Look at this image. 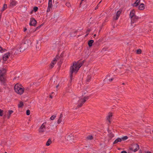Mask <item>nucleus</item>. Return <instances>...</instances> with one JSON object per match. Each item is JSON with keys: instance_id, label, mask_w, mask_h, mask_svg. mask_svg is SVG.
I'll list each match as a JSON object with an SVG mask.
<instances>
[{"instance_id": "6ab92c4d", "label": "nucleus", "mask_w": 153, "mask_h": 153, "mask_svg": "<svg viewBox=\"0 0 153 153\" xmlns=\"http://www.w3.org/2000/svg\"><path fill=\"white\" fill-rule=\"evenodd\" d=\"M121 138H118L116 139L115 140L114 142L113 143V144H116L118 143L119 142H121Z\"/></svg>"}, {"instance_id": "8fccbe9b", "label": "nucleus", "mask_w": 153, "mask_h": 153, "mask_svg": "<svg viewBox=\"0 0 153 153\" xmlns=\"http://www.w3.org/2000/svg\"><path fill=\"white\" fill-rule=\"evenodd\" d=\"M27 30V29L26 28V27H25L24 28V32H25V31H26Z\"/></svg>"}, {"instance_id": "4d7b16f0", "label": "nucleus", "mask_w": 153, "mask_h": 153, "mask_svg": "<svg viewBox=\"0 0 153 153\" xmlns=\"http://www.w3.org/2000/svg\"><path fill=\"white\" fill-rule=\"evenodd\" d=\"M98 8V5H97V6L95 7V9H97Z\"/></svg>"}, {"instance_id": "f03ea898", "label": "nucleus", "mask_w": 153, "mask_h": 153, "mask_svg": "<svg viewBox=\"0 0 153 153\" xmlns=\"http://www.w3.org/2000/svg\"><path fill=\"white\" fill-rule=\"evenodd\" d=\"M84 61H83L82 62L79 63L78 62L76 63V62L74 63L73 65L70 67V76L71 77V80L70 81V83H71L72 80L74 79L73 77V73L76 74L79 68L82 66L84 63Z\"/></svg>"}, {"instance_id": "4468645a", "label": "nucleus", "mask_w": 153, "mask_h": 153, "mask_svg": "<svg viewBox=\"0 0 153 153\" xmlns=\"http://www.w3.org/2000/svg\"><path fill=\"white\" fill-rule=\"evenodd\" d=\"M59 57V56L56 55V58H55L54 60H53V62H52L51 63V65L50 66V68H52L53 67H54V62L55 61H56L57 60V59H56V58L57 59H58V57Z\"/></svg>"}, {"instance_id": "09e8293b", "label": "nucleus", "mask_w": 153, "mask_h": 153, "mask_svg": "<svg viewBox=\"0 0 153 153\" xmlns=\"http://www.w3.org/2000/svg\"><path fill=\"white\" fill-rule=\"evenodd\" d=\"M140 0H137L136 1L137 2V3H139V4L140 2Z\"/></svg>"}, {"instance_id": "6e6552de", "label": "nucleus", "mask_w": 153, "mask_h": 153, "mask_svg": "<svg viewBox=\"0 0 153 153\" xmlns=\"http://www.w3.org/2000/svg\"><path fill=\"white\" fill-rule=\"evenodd\" d=\"M52 0H49L48 6L47 10V12H49L50 11L51 9L52 8Z\"/></svg>"}, {"instance_id": "2f4dec72", "label": "nucleus", "mask_w": 153, "mask_h": 153, "mask_svg": "<svg viewBox=\"0 0 153 153\" xmlns=\"http://www.w3.org/2000/svg\"><path fill=\"white\" fill-rule=\"evenodd\" d=\"M43 24H42L40 25H39L38 27H37L36 28V30H35V31H36V30L39 29L42 25Z\"/></svg>"}, {"instance_id": "a18cd8bd", "label": "nucleus", "mask_w": 153, "mask_h": 153, "mask_svg": "<svg viewBox=\"0 0 153 153\" xmlns=\"http://www.w3.org/2000/svg\"><path fill=\"white\" fill-rule=\"evenodd\" d=\"M53 47H54V48H53V49L55 48L56 47V44H53Z\"/></svg>"}, {"instance_id": "7ed1b4c3", "label": "nucleus", "mask_w": 153, "mask_h": 153, "mask_svg": "<svg viewBox=\"0 0 153 153\" xmlns=\"http://www.w3.org/2000/svg\"><path fill=\"white\" fill-rule=\"evenodd\" d=\"M14 89L15 92L17 94L21 95L24 93L25 88L21 85L16 84L14 87Z\"/></svg>"}, {"instance_id": "e2e57ef3", "label": "nucleus", "mask_w": 153, "mask_h": 153, "mask_svg": "<svg viewBox=\"0 0 153 153\" xmlns=\"http://www.w3.org/2000/svg\"><path fill=\"white\" fill-rule=\"evenodd\" d=\"M122 84H123V85H125V84L124 83H122Z\"/></svg>"}, {"instance_id": "f3484780", "label": "nucleus", "mask_w": 153, "mask_h": 153, "mask_svg": "<svg viewBox=\"0 0 153 153\" xmlns=\"http://www.w3.org/2000/svg\"><path fill=\"white\" fill-rule=\"evenodd\" d=\"M145 9L144 4L141 3L138 7V9L140 10H143Z\"/></svg>"}, {"instance_id": "c9c22d12", "label": "nucleus", "mask_w": 153, "mask_h": 153, "mask_svg": "<svg viewBox=\"0 0 153 153\" xmlns=\"http://www.w3.org/2000/svg\"><path fill=\"white\" fill-rule=\"evenodd\" d=\"M56 117V115H53V116H52L50 118V119L52 120H54Z\"/></svg>"}, {"instance_id": "680f3d73", "label": "nucleus", "mask_w": 153, "mask_h": 153, "mask_svg": "<svg viewBox=\"0 0 153 153\" xmlns=\"http://www.w3.org/2000/svg\"><path fill=\"white\" fill-rule=\"evenodd\" d=\"M0 92H2L1 89V88H0Z\"/></svg>"}, {"instance_id": "39448f33", "label": "nucleus", "mask_w": 153, "mask_h": 153, "mask_svg": "<svg viewBox=\"0 0 153 153\" xmlns=\"http://www.w3.org/2000/svg\"><path fill=\"white\" fill-rule=\"evenodd\" d=\"M139 149V146L137 144H133L129 147V149L134 152L137 151Z\"/></svg>"}, {"instance_id": "a19ab883", "label": "nucleus", "mask_w": 153, "mask_h": 153, "mask_svg": "<svg viewBox=\"0 0 153 153\" xmlns=\"http://www.w3.org/2000/svg\"><path fill=\"white\" fill-rule=\"evenodd\" d=\"M110 118H108V117L107 116V120H108V122H109L110 123H111V121L110 120Z\"/></svg>"}, {"instance_id": "69168bd1", "label": "nucleus", "mask_w": 153, "mask_h": 153, "mask_svg": "<svg viewBox=\"0 0 153 153\" xmlns=\"http://www.w3.org/2000/svg\"><path fill=\"white\" fill-rule=\"evenodd\" d=\"M53 92H52V93H51V94H53Z\"/></svg>"}, {"instance_id": "cd10ccee", "label": "nucleus", "mask_w": 153, "mask_h": 153, "mask_svg": "<svg viewBox=\"0 0 153 153\" xmlns=\"http://www.w3.org/2000/svg\"><path fill=\"white\" fill-rule=\"evenodd\" d=\"M128 138V137L127 136H125L123 137H122L121 139V141H125Z\"/></svg>"}, {"instance_id": "58836bf2", "label": "nucleus", "mask_w": 153, "mask_h": 153, "mask_svg": "<svg viewBox=\"0 0 153 153\" xmlns=\"http://www.w3.org/2000/svg\"><path fill=\"white\" fill-rule=\"evenodd\" d=\"M113 116L112 113H109L108 114V118H111V117Z\"/></svg>"}, {"instance_id": "de8ad7c7", "label": "nucleus", "mask_w": 153, "mask_h": 153, "mask_svg": "<svg viewBox=\"0 0 153 153\" xmlns=\"http://www.w3.org/2000/svg\"><path fill=\"white\" fill-rule=\"evenodd\" d=\"M121 153H127V152L125 151H123L121 152Z\"/></svg>"}, {"instance_id": "f257e3e1", "label": "nucleus", "mask_w": 153, "mask_h": 153, "mask_svg": "<svg viewBox=\"0 0 153 153\" xmlns=\"http://www.w3.org/2000/svg\"><path fill=\"white\" fill-rule=\"evenodd\" d=\"M32 42L30 40H23L20 44L17 45L13 49V51L16 50L14 54L19 53L26 49L28 46L31 45Z\"/></svg>"}, {"instance_id": "bf43d9fd", "label": "nucleus", "mask_w": 153, "mask_h": 153, "mask_svg": "<svg viewBox=\"0 0 153 153\" xmlns=\"http://www.w3.org/2000/svg\"><path fill=\"white\" fill-rule=\"evenodd\" d=\"M96 36V34H95L94 35V37H95Z\"/></svg>"}, {"instance_id": "393cba45", "label": "nucleus", "mask_w": 153, "mask_h": 153, "mask_svg": "<svg viewBox=\"0 0 153 153\" xmlns=\"http://www.w3.org/2000/svg\"><path fill=\"white\" fill-rule=\"evenodd\" d=\"M91 76L90 75H88L87 77L86 81L89 82L90 81L91 79Z\"/></svg>"}, {"instance_id": "c85d7f7f", "label": "nucleus", "mask_w": 153, "mask_h": 153, "mask_svg": "<svg viewBox=\"0 0 153 153\" xmlns=\"http://www.w3.org/2000/svg\"><path fill=\"white\" fill-rule=\"evenodd\" d=\"M6 51L7 50L6 49H3L0 46V52H1V53H3Z\"/></svg>"}, {"instance_id": "338daca9", "label": "nucleus", "mask_w": 153, "mask_h": 153, "mask_svg": "<svg viewBox=\"0 0 153 153\" xmlns=\"http://www.w3.org/2000/svg\"><path fill=\"white\" fill-rule=\"evenodd\" d=\"M68 137H71V136H70V135H69V136H68Z\"/></svg>"}, {"instance_id": "0e129e2a", "label": "nucleus", "mask_w": 153, "mask_h": 153, "mask_svg": "<svg viewBox=\"0 0 153 153\" xmlns=\"http://www.w3.org/2000/svg\"><path fill=\"white\" fill-rule=\"evenodd\" d=\"M102 2V1H101L99 3V4H100L101 2Z\"/></svg>"}, {"instance_id": "052dcab7", "label": "nucleus", "mask_w": 153, "mask_h": 153, "mask_svg": "<svg viewBox=\"0 0 153 153\" xmlns=\"http://www.w3.org/2000/svg\"><path fill=\"white\" fill-rule=\"evenodd\" d=\"M40 153H44V151H41Z\"/></svg>"}, {"instance_id": "5fc2aeb1", "label": "nucleus", "mask_w": 153, "mask_h": 153, "mask_svg": "<svg viewBox=\"0 0 153 153\" xmlns=\"http://www.w3.org/2000/svg\"><path fill=\"white\" fill-rule=\"evenodd\" d=\"M59 84H58V85H56V88H57L59 86Z\"/></svg>"}, {"instance_id": "ddd939ff", "label": "nucleus", "mask_w": 153, "mask_h": 153, "mask_svg": "<svg viewBox=\"0 0 153 153\" xmlns=\"http://www.w3.org/2000/svg\"><path fill=\"white\" fill-rule=\"evenodd\" d=\"M121 13V11L120 10L118 11L116 13V16H115L114 17V19L116 20L118 19Z\"/></svg>"}, {"instance_id": "1a4fd4ad", "label": "nucleus", "mask_w": 153, "mask_h": 153, "mask_svg": "<svg viewBox=\"0 0 153 153\" xmlns=\"http://www.w3.org/2000/svg\"><path fill=\"white\" fill-rule=\"evenodd\" d=\"M139 18V17L137 16H136L135 17L131 18V25L133 26V25H132V24L136 22L137 21Z\"/></svg>"}, {"instance_id": "ea45409f", "label": "nucleus", "mask_w": 153, "mask_h": 153, "mask_svg": "<svg viewBox=\"0 0 153 153\" xmlns=\"http://www.w3.org/2000/svg\"><path fill=\"white\" fill-rule=\"evenodd\" d=\"M66 5L68 7H69L71 6V4L70 3H67L66 4Z\"/></svg>"}, {"instance_id": "4c0bfd02", "label": "nucleus", "mask_w": 153, "mask_h": 153, "mask_svg": "<svg viewBox=\"0 0 153 153\" xmlns=\"http://www.w3.org/2000/svg\"><path fill=\"white\" fill-rule=\"evenodd\" d=\"M26 114L27 115H29L30 114V111L29 110H27L26 111Z\"/></svg>"}, {"instance_id": "49530a36", "label": "nucleus", "mask_w": 153, "mask_h": 153, "mask_svg": "<svg viewBox=\"0 0 153 153\" xmlns=\"http://www.w3.org/2000/svg\"><path fill=\"white\" fill-rule=\"evenodd\" d=\"M84 0H81V2L80 3V4H79V7H80L81 6V4L82 2V1H84Z\"/></svg>"}, {"instance_id": "37998d69", "label": "nucleus", "mask_w": 153, "mask_h": 153, "mask_svg": "<svg viewBox=\"0 0 153 153\" xmlns=\"http://www.w3.org/2000/svg\"><path fill=\"white\" fill-rule=\"evenodd\" d=\"M114 79V78H112L110 79H108V81H109V82H111Z\"/></svg>"}, {"instance_id": "7c9ffc66", "label": "nucleus", "mask_w": 153, "mask_h": 153, "mask_svg": "<svg viewBox=\"0 0 153 153\" xmlns=\"http://www.w3.org/2000/svg\"><path fill=\"white\" fill-rule=\"evenodd\" d=\"M139 3H137V2H135L133 4V6L135 7H137L139 5Z\"/></svg>"}, {"instance_id": "c03bdc74", "label": "nucleus", "mask_w": 153, "mask_h": 153, "mask_svg": "<svg viewBox=\"0 0 153 153\" xmlns=\"http://www.w3.org/2000/svg\"><path fill=\"white\" fill-rule=\"evenodd\" d=\"M63 117V115H62V113H61L60 115V116H59V118H61L62 119V117Z\"/></svg>"}, {"instance_id": "79ce46f5", "label": "nucleus", "mask_w": 153, "mask_h": 153, "mask_svg": "<svg viewBox=\"0 0 153 153\" xmlns=\"http://www.w3.org/2000/svg\"><path fill=\"white\" fill-rule=\"evenodd\" d=\"M91 31V29H88L86 31V33L88 34L89 33V32Z\"/></svg>"}, {"instance_id": "9b49d317", "label": "nucleus", "mask_w": 153, "mask_h": 153, "mask_svg": "<svg viewBox=\"0 0 153 153\" xmlns=\"http://www.w3.org/2000/svg\"><path fill=\"white\" fill-rule=\"evenodd\" d=\"M10 53H8L4 55L3 56V60L4 61H6L7 59L9 58L10 56Z\"/></svg>"}, {"instance_id": "c756f323", "label": "nucleus", "mask_w": 153, "mask_h": 153, "mask_svg": "<svg viewBox=\"0 0 153 153\" xmlns=\"http://www.w3.org/2000/svg\"><path fill=\"white\" fill-rule=\"evenodd\" d=\"M142 51L140 49H138L137 50V54H140L141 53Z\"/></svg>"}, {"instance_id": "f8f14e48", "label": "nucleus", "mask_w": 153, "mask_h": 153, "mask_svg": "<svg viewBox=\"0 0 153 153\" xmlns=\"http://www.w3.org/2000/svg\"><path fill=\"white\" fill-rule=\"evenodd\" d=\"M0 81L1 82V83L2 85H5L6 84L5 78L3 77V76L0 77Z\"/></svg>"}, {"instance_id": "13d9d810", "label": "nucleus", "mask_w": 153, "mask_h": 153, "mask_svg": "<svg viewBox=\"0 0 153 153\" xmlns=\"http://www.w3.org/2000/svg\"><path fill=\"white\" fill-rule=\"evenodd\" d=\"M16 78H17V77H15L14 79H13V80H14L15 79H16Z\"/></svg>"}, {"instance_id": "864d4df0", "label": "nucleus", "mask_w": 153, "mask_h": 153, "mask_svg": "<svg viewBox=\"0 0 153 153\" xmlns=\"http://www.w3.org/2000/svg\"><path fill=\"white\" fill-rule=\"evenodd\" d=\"M63 54L62 53L60 55V56L61 57H62L63 56Z\"/></svg>"}, {"instance_id": "412c9836", "label": "nucleus", "mask_w": 153, "mask_h": 153, "mask_svg": "<svg viewBox=\"0 0 153 153\" xmlns=\"http://www.w3.org/2000/svg\"><path fill=\"white\" fill-rule=\"evenodd\" d=\"M94 41L93 40H89L88 42V44L89 47H91L92 45V44L94 43Z\"/></svg>"}, {"instance_id": "9d476101", "label": "nucleus", "mask_w": 153, "mask_h": 153, "mask_svg": "<svg viewBox=\"0 0 153 153\" xmlns=\"http://www.w3.org/2000/svg\"><path fill=\"white\" fill-rule=\"evenodd\" d=\"M136 16L135 15V11L134 9L131 10L130 13L129 17L131 19L135 16Z\"/></svg>"}, {"instance_id": "aec40b11", "label": "nucleus", "mask_w": 153, "mask_h": 153, "mask_svg": "<svg viewBox=\"0 0 153 153\" xmlns=\"http://www.w3.org/2000/svg\"><path fill=\"white\" fill-rule=\"evenodd\" d=\"M7 8V4H4L2 8L1 9V12H3L4 10H5Z\"/></svg>"}, {"instance_id": "473e14b6", "label": "nucleus", "mask_w": 153, "mask_h": 153, "mask_svg": "<svg viewBox=\"0 0 153 153\" xmlns=\"http://www.w3.org/2000/svg\"><path fill=\"white\" fill-rule=\"evenodd\" d=\"M3 111L0 109V116H2L3 115Z\"/></svg>"}, {"instance_id": "4be33fe9", "label": "nucleus", "mask_w": 153, "mask_h": 153, "mask_svg": "<svg viewBox=\"0 0 153 153\" xmlns=\"http://www.w3.org/2000/svg\"><path fill=\"white\" fill-rule=\"evenodd\" d=\"M52 141L51 140V139H49L47 141L46 143V145L47 146H48L51 143Z\"/></svg>"}, {"instance_id": "dca6fc26", "label": "nucleus", "mask_w": 153, "mask_h": 153, "mask_svg": "<svg viewBox=\"0 0 153 153\" xmlns=\"http://www.w3.org/2000/svg\"><path fill=\"white\" fill-rule=\"evenodd\" d=\"M17 3V1L16 0H11L10 2V6H15Z\"/></svg>"}, {"instance_id": "f704fd0d", "label": "nucleus", "mask_w": 153, "mask_h": 153, "mask_svg": "<svg viewBox=\"0 0 153 153\" xmlns=\"http://www.w3.org/2000/svg\"><path fill=\"white\" fill-rule=\"evenodd\" d=\"M33 10L35 12H36L38 10V7H34Z\"/></svg>"}, {"instance_id": "3c124183", "label": "nucleus", "mask_w": 153, "mask_h": 153, "mask_svg": "<svg viewBox=\"0 0 153 153\" xmlns=\"http://www.w3.org/2000/svg\"><path fill=\"white\" fill-rule=\"evenodd\" d=\"M145 153H151V152L149 151L145 152Z\"/></svg>"}, {"instance_id": "e433bc0d", "label": "nucleus", "mask_w": 153, "mask_h": 153, "mask_svg": "<svg viewBox=\"0 0 153 153\" xmlns=\"http://www.w3.org/2000/svg\"><path fill=\"white\" fill-rule=\"evenodd\" d=\"M62 121V119L60 118H59L57 121L58 124H59L61 123Z\"/></svg>"}, {"instance_id": "72a5a7b5", "label": "nucleus", "mask_w": 153, "mask_h": 153, "mask_svg": "<svg viewBox=\"0 0 153 153\" xmlns=\"http://www.w3.org/2000/svg\"><path fill=\"white\" fill-rule=\"evenodd\" d=\"M29 90L30 88L28 87L25 88V91L26 92H27L28 91H29Z\"/></svg>"}, {"instance_id": "bb28decb", "label": "nucleus", "mask_w": 153, "mask_h": 153, "mask_svg": "<svg viewBox=\"0 0 153 153\" xmlns=\"http://www.w3.org/2000/svg\"><path fill=\"white\" fill-rule=\"evenodd\" d=\"M86 139L88 140H92L93 139V137L92 135H88L86 137Z\"/></svg>"}, {"instance_id": "423d86ee", "label": "nucleus", "mask_w": 153, "mask_h": 153, "mask_svg": "<svg viewBox=\"0 0 153 153\" xmlns=\"http://www.w3.org/2000/svg\"><path fill=\"white\" fill-rule=\"evenodd\" d=\"M46 122L44 123L38 129V131L39 133H42L44 132L45 130V125Z\"/></svg>"}, {"instance_id": "a878e982", "label": "nucleus", "mask_w": 153, "mask_h": 153, "mask_svg": "<svg viewBox=\"0 0 153 153\" xmlns=\"http://www.w3.org/2000/svg\"><path fill=\"white\" fill-rule=\"evenodd\" d=\"M13 111L12 110H10L8 111L9 114L7 116L8 119H9L10 116L11 114L13 113Z\"/></svg>"}, {"instance_id": "a211bd4d", "label": "nucleus", "mask_w": 153, "mask_h": 153, "mask_svg": "<svg viewBox=\"0 0 153 153\" xmlns=\"http://www.w3.org/2000/svg\"><path fill=\"white\" fill-rule=\"evenodd\" d=\"M57 1L58 0H53V6L56 8L57 7L59 4V2Z\"/></svg>"}, {"instance_id": "5701e85b", "label": "nucleus", "mask_w": 153, "mask_h": 153, "mask_svg": "<svg viewBox=\"0 0 153 153\" xmlns=\"http://www.w3.org/2000/svg\"><path fill=\"white\" fill-rule=\"evenodd\" d=\"M24 105L23 102L21 101L19 102V104L18 105V106L19 108H22L23 107Z\"/></svg>"}, {"instance_id": "2eb2a0df", "label": "nucleus", "mask_w": 153, "mask_h": 153, "mask_svg": "<svg viewBox=\"0 0 153 153\" xmlns=\"http://www.w3.org/2000/svg\"><path fill=\"white\" fill-rule=\"evenodd\" d=\"M6 73V70L3 69L2 70L0 69V77H2Z\"/></svg>"}, {"instance_id": "20e7f679", "label": "nucleus", "mask_w": 153, "mask_h": 153, "mask_svg": "<svg viewBox=\"0 0 153 153\" xmlns=\"http://www.w3.org/2000/svg\"><path fill=\"white\" fill-rule=\"evenodd\" d=\"M89 98V96H85L83 98L79 99L78 101V104L76 108L77 109L78 108L81 107L86 102L87 100Z\"/></svg>"}, {"instance_id": "0eeeda50", "label": "nucleus", "mask_w": 153, "mask_h": 153, "mask_svg": "<svg viewBox=\"0 0 153 153\" xmlns=\"http://www.w3.org/2000/svg\"><path fill=\"white\" fill-rule=\"evenodd\" d=\"M37 22L36 20L33 18H31L30 19V21L29 23V25L30 26H35Z\"/></svg>"}, {"instance_id": "6e6d98bb", "label": "nucleus", "mask_w": 153, "mask_h": 153, "mask_svg": "<svg viewBox=\"0 0 153 153\" xmlns=\"http://www.w3.org/2000/svg\"><path fill=\"white\" fill-rule=\"evenodd\" d=\"M50 98H52V96L51 95H50Z\"/></svg>"}, {"instance_id": "603ef678", "label": "nucleus", "mask_w": 153, "mask_h": 153, "mask_svg": "<svg viewBox=\"0 0 153 153\" xmlns=\"http://www.w3.org/2000/svg\"><path fill=\"white\" fill-rule=\"evenodd\" d=\"M89 34L88 33H87V34L85 35V37H86L88 36V35Z\"/></svg>"}, {"instance_id": "b1692460", "label": "nucleus", "mask_w": 153, "mask_h": 153, "mask_svg": "<svg viewBox=\"0 0 153 153\" xmlns=\"http://www.w3.org/2000/svg\"><path fill=\"white\" fill-rule=\"evenodd\" d=\"M108 136L111 140L114 137V134L112 132H110L108 134Z\"/></svg>"}]
</instances>
